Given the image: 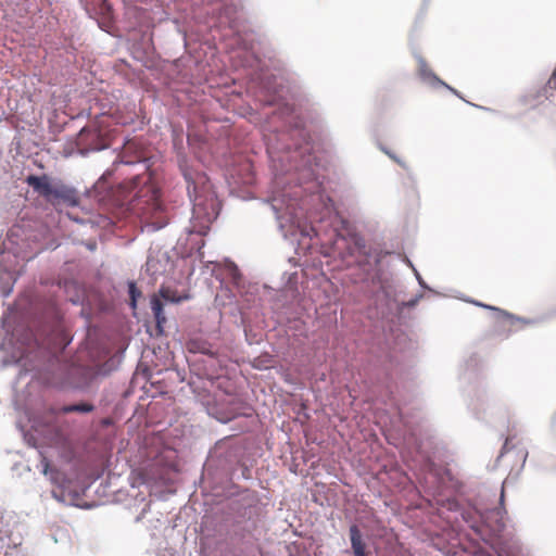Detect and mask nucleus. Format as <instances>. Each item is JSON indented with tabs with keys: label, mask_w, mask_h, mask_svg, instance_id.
Instances as JSON below:
<instances>
[{
	"label": "nucleus",
	"mask_w": 556,
	"mask_h": 556,
	"mask_svg": "<svg viewBox=\"0 0 556 556\" xmlns=\"http://www.w3.org/2000/svg\"><path fill=\"white\" fill-rule=\"evenodd\" d=\"M89 140V146L92 150H101L106 147L105 143L102 142L99 131H97L96 129H91L89 127H85L80 130L78 135V141L81 144H88Z\"/></svg>",
	"instance_id": "2"
},
{
	"label": "nucleus",
	"mask_w": 556,
	"mask_h": 556,
	"mask_svg": "<svg viewBox=\"0 0 556 556\" xmlns=\"http://www.w3.org/2000/svg\"><path fill=\"white\" fill-rule=\"evenodd\" d=\"M93 405L88 403H79V404H72L66 405L62 408V412L65 414L68 413H90L93 410Z\"/></svg>",
	"instance_id": "8"
},
{
	"label": "nucleus",
	"mask_w": 556,
	"mask_h": 556,
	"mask_svg": "<svg viewBox=\"0 0 556 556\" xmlns=\"http://www.w3.org/2000/svg\"><path fill=\"white\" fill-rule=\"evenodd\" d=\"M508 445H509V440L507 439V440L505 441V443H504V446H503V450H504L505 452H507V451H508Z\"/></svg>",
	"instance_id": "14"
},
{
	"label": "nucleus",
	"mask_w": 556,
	"mask_h": 556,
	"mask_svg": "<svg viewBox=\"0 0 556 556\" xmlns=\"http://www.w3.org/2000/svg\"><path fill=\"white\" fill-rule=\"evenodd\" d=\"M195 201H198V199ZM193 218L201 219V228L207 229L208 225L216 218V213L214 210L211 212H204L202 204L200 202H195L193 206Z\"/></svg>",
	"instance_id": "5"
},
{
	"label": "nucleus",
	"mask_w": 556,
	"mask_h": 556,
	"mask_svg": "<svg viewBox=\"0 0 556 556\" xmlns=\"http://www.w3.org/2000/svg\"><path fill=\"white\" fill-rule=\"evenodd\" d=\"M151 308L156 321V328L162 332L163 325L166 323V316L163 311V303L156 295L151 299Z\"/></svg>",
	"instance_id": "7"
},
{
	"label": "nucleus",
	"mask_w": 556,
	"mask_h": 556,
	"mask_svg": "<svg viewBox=\"0 0 556 556\" xmlns=\"http://www.w3.org/2000/svg\"><path fill=\"white\" fill-rule=\"evenodd\" d=\"M140 184V176L137 175L135 176L131 180H130V187H129V190H134L138 187V185Z\"/></svg>",
	"instance_id": "11"
},
{
	"label": "nucleus",
	"mask_w": 556,
	"mask_h": 556,
	"mask_svg": "<svg viewBox=\"0 0 556 556\" xmlns=\"http://www.w3.org/2000/svg\"><path fill=\"white\" fill-rule=\"evenodd\" d=\"M350 539L355 556H367L365 552V543L362 539V533L357 526L353 525L350 527Z\"/></svg>",
	"instance_id": "4"
},
{
	"label": "nucleus",
	"mask_w": 556,
	"mask_h": 556,
	"mask_svg": "<svg viewBox=\"0 0 556 556\" xmlns=\"http://www.w3.org/2000/svg\"><path fill=\"white\" fill-rule=\"evenodd\" d=\"M386 153L392 159L394 160L395 162H397L399 164H401V162L393 155L391 154L390 152L386 151Z\"/></svg>",
	"instance_id": "13"
},
{
	"label": "nucleus",
	"mask_w": 556,
	"mask_h": 556,
	"mask_svg": "<svg viewBox=\"0 0 556 556\" xmlns=\"http://www.w3.org/2000/svg\"><path fill=\"white\" fill-rule=\"evenodd\" d=\"M148 191H151V200H152V207L155 212L161 211V203L159 201V194L157 191L153 187H149Z\"/></svg>",
	"instance_id": "10"
},
{
	"label": "nucleus",
	"mask_w": 556,
	"mask_h": 556,
	"mask_svg": "<svg viewBox=\"0 0 556 556\" xmlns=\"http://www.w3.org/2000/svg\"><path fill=\"white\" fill-rule=\"evenodd\" d=\"M26 182L55 207L61 204L72 207L79 205L80 198L74 188L61 181L52 182L47 175H29Z\"/></svg>",
	"instance_id": "1"
},
{
	"label": "nucleus",
	"mask_w": 556,
	"mask_h": 556,
	"mask_svg": "<svg viewBox=\"0 0 556 556\" xmlns=\"http://www.w3.org/2000/svg\"><path fill=\"white\" fill-rule=\"evenodd\" d=\"M128 289H129V295H130V300H131V306H132V308H136L137 298L141 295V291L137 288V286L134 281L129 282Z\"/></svg>",
	"instance_id": "9"
},
{
	"label": "nucleus",
	"mask_w": 556,
	"mask_h": 556,
	"mask_svg": "<svg viewBox=\"0 0 556 556\" xmlns=\"http://www.w3.org/2000/svg\"><path fill=\"white\" fill-rule=\"evenodd\" d=\"M556 84V68L555 71L553 72V75L552 77L549 78L548 80V85L552 86V85H555Z\"/></svg>",
	"instance_id": "12"
},
{
	"label": "nucleus",
	"mask_w": 556,
	"mask_h": 556,
	"mask_svg": "<svg viewBox=\"0 0 556 556\" xmlns=\"http://www.w3.org/2000/svg\"><path fill=\"white\" fill-rule=\"evenodd\" d=\"M157 294L161 299H163L165 302L169 303H179L184 300L188 299V295H180L176 289L162 285L159 289ZM182 294H188L187 292H184Z\"/></svg>",
	"instance_id": "6"
},
{
	"label": "nucleus",
	"mask_w": 556,
	"mask_h": 556,
	"mask_svg": "<svg viewBox=\"0 0 556 556\" xmlns=\"http://www.w3.org/2000/svg\"><path fill=\"white\" fill-rule=\"evenodd\" d=\"M500 502H501V507L491 510L488 514V516H486V521L488 522L491 521V520L495 521V526L493 527V531L494 532H501L505 528L504 515L506 514V510L503 507V503H504V488H502V491H501Z\"/></svg>",
	"instance_id": "3"
}]
</instances>
